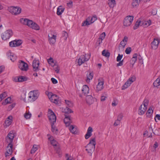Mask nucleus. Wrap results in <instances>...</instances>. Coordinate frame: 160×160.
I'll use <instances>...</instances> for the list:
<instances>
[{"label":"nucleus","instance_id":"obj_1","mask_svg":"<svg viewBox=\"0 0 160 160\" xmlns=\"http://www.w3.org/2000/svg\"><path fill=\"white\" fill-rule=\"evenodd\" d=\"M15 135V132L12 131L8 133L6 138V141L8 143L6 148V151L5 153V155L6 157L12 154L13 147L12 143Z\"/></svg>","mask_w":160,"mask_h":160},{"label":"nucleus","instance_id":"obj_59","mask_svg":"<svg viewBox=\"0 0 160 160\" xmlns=\"http://www.w3.org/2000/svg\"><path fill=\"white\" fill-rule=\"evenodd\" d=\"M120 121L118 119H117L113 125L115 126H117L120 124Z\"/></svg>","mask_w":160,"mask_h":160},{"label":"nucleus","instance_id":"obj_9","mask_svg":"<svg viewBox=\"0 0 160 160\" xmlns=\"http://www.w3.org/2000/svg\"><path fill=\"white\" fill-rule=\"evenodd\" d=\"M19 68L22 71H27L28 69V64L23 61L20 60L18 64Z\"/></svg>","mask_w":160,"mask_h":160},{"label":"nucleus","instance_id":"obj_35","mask_svg":"<svg viewBox=\"0 0 160 160\" xmlns=\"http://www.w3.org/2000/svg\"><path fill=\"white\" fill-rule=\"evenodd\" d=\"M140 0H133L132 3V5L134 8L136 7L139 5Z\"/></svg>","mask_w":160,"mask_h":160},{"label":"nucleus","instance_id":"obj_12","mask_svg":"<svg viewBox=\"0 0 160 160\" xmlns=\"http://www.w3.org/2000/svg\"><path fill=\"white\" fill-rule=\"evenodd\" d=\"M159 43L160 41L158 39L154 38L153 41L151 43V48L152 49L156 50L157 49Z\"/></svg>","mask_w":160,"mask_h":160},{"label":"nucleus","instance_id":"obj_51","mask_svg":"<svg viewBox=\"0 0 160 160\" xmlns=\"http://www.w3.org/2000/svg\"><path fill=\"white\" fill-rule=\"evenodd\" d=\"M9 46L11 47H15L16 46L15 42H14V41H13L10 42L9 43Z\"/></svg>","mask_w":160,"mask_h":160},{"label":"nucleus","instance_id":"obj_38","mask_svg":"<svg viewBox=\"0 0 160 160\" xmlns=\"http://www.w3.org/2000/svg\"><path fill=\"white\" fill-rule=\"evenodd\" d=\"M7 96V93L6 92H5L2 93L0 95V102L4 99Z\"/></svg>","mask_w":160,"mask_h":160},{"label":"nucleus","instance_id":"obj_57","mask_svg":"<svg viewBox=\"0 0 160 160\" xmlns=\"http://www.w3.org/2000/svg\"><path fill=\"white\" fill-rule=\"evenodd\" d=\"M62 35L64 37V39H66L68 36L67 32L65 31L63 32Z\"/></svg>","mask_w":160,"mask_h":160},{"label":"nucleus","instance_id":"obj_34","mask_svg":"<svg viewBox=\"0 0 160 160\" xmlns=\"http://www.w3.org/2000/svg\"><path fill=\"white\" fill-rule=\"evenodd\" d=\"M52 126V131L54 134H57L58 132V130L57 128L54 126V124H51Z\"/></svg>","mask_w":160,"mask_h":160},{"label":"nucleus","instance_id":"obj_18","mask_svg":"<svg viewBox=\"0 0 160 160\" xmlns=\"http://www.w3.org/2000/svg\"><path fill=\"white\" fill-rule=\"evenodd\" d=\"M96 98H94L91 95H88L86 98V100L87 103L89 104H91L94 102L95 100H96Z\"/></svg>","mask_w":160,"mask_h":160},{"label":"nucleus","instance_id":"obj_23","mask_svg":"<svg viewBox=\"0 0 160 160\" xmlns=\"http://www.w3.org/2000/svg\"><path fill=\"white\" fill-rule=\"evenodd\" d=\"M82 91L85 95H87L89 92V87L87 85H84L82 87Z\"/></svg>","mask_w":160,"mask_h":160},{"label":"nucleus","instance_id":"obj_47","mask_svg":"<svg viewBox=\"0 0 160 160\" xmlns=\"http://www.w3.org/2000/svg\"><path fill=\"white\" fill-rule=\"evenodd\" d=\"M131 48L130 47H128L126 49L125 52L127 54H129L131 51Z\"/></svg>","mask_w":160,"mask_h":160},{"label":"nucleus","instance_id":"obj_42","mask_svg":"<svg viewBox=\"0 0 160 160\" xmlns=\"http://www.w3.org/2000/svg\"><path fill=\"white\" fill-rule=\"evenodd\" d=\"M54 148L56 151V152L58 154L59 157H61L62 156V153L60 149L57 147H54Z\"/></svg>","mask_w":160,"mask_h":160},{"label":"nucleus","instance_id":"obj_36","mask_svg":"<svg viewBox=\"0 0 160 160\" xmlns=\"http://www.w3.org/2000/svg\"><path fill=\"white\" fill-rule=\"evenodd\" d=\"M102 55L106 57H108L110 55V53L106 50H104L102 52Z\"/></svg>","mask_w":160,"mask_h":160},{"label":"nucleus","instance_id":"obj_44","mask_svg":"<svg viewBox=\"0 0 160 160\" xmlns=\"http://www.w3.org/2000/svg\"><path fill=\"white\" fill-rule=\"evenodd\" d=\"M65 102L66 104L69 107H72L73 106V104L72 102L69 101L68 100H65Z\"/></svg>","mask_w":160,"mask_h":160},{"label":"nucleus","instance_id":"obj_54","mask_svg":"<svg viewBox=\"0 0 160 160\" xmlns=\"http://www.w3.org/2000/svg\"><path fill=\"white\" fill-rule=\"evenodd\" d=\"M48 63L51 65H52V64L54 63V61L53 58L51 57H50V58L48 59Z\"/></svg>","mask_w":160,"mask_h":160},{"label":"nucleus","instance_id":"obj_62","mask_svg":"<svg viewBox=\"0 0 160 160\" xmlns=\"http://www.w3.org/2000/svg\"><path fill=\"white\" fill-rule=\"evenodd\" d=\"M123 60H122L121 61H119V62L117 64V66H122L123 65Z\"/></svg>","mask_w":160,"mask_h":160},{"label":"nucleus","instance_id":"obj_11","mask_svg":"<svg viewBox=\"0 0 160 160\" xmlns=\"http://www.w3.org/2000/svg\"><path fill=\"white\" fill-rule=\"evenodd\" d=\"M98 83L97 85L96 91H99L102 90L103 88L104 80L102 78H100L98 79Z\"/></svg>","mask_w":160,"mask_h":160},{"label":"nucleus","instance_id":"obj_56","mask_svg":"<svg viewBox=\"0 0 160 160\" xmlns=\"http://www.w3.org/2000/svg\"><path fill=\"white\" fill-rule=\"evenodd\" d=\"M72 1L71 0L69 2L67 3V6L69 8H71L72 6Z\"/></svg>","mask_w":160,"mask_h":160},{"label":"nucleus","instance_id":"obj_41","mask_svg":"<svg viewBox=\"0 0 160 160\" xmlns=\"http://www.w3.org/2000/svg\"><path fill=\"white\" fill-rule=\"evenodd\" d=\"M63 112L66 113H69L72 112V110L67 107H66V108H64Z\"/></svg>","mask_w":160,"mask_h":160},{"label":"nucleus","instance_id":"obj_31","mask_svg":"<svg viewBox=\"0 0 160 160\" xmlns=\"http://www.w3.org/2000/svg\"><path fill=\"white\" fill-rule=\"evenodd\" d=\"M153 110L152 109V108L151 107H150L147 112V117H150L153 113Z\"/></svg>","mask_w":160,"mask_h":160},{"label":"nucleus","instance_id":"obj_5","mask_svg":"<svg viewBox=\"0 0 160 160\" xmlns=\"http://www.w3.org/2000/svg\"><path fill=\"white\" fill-rule=\"evenodd\" d=\"M90 58V55L85 54L81 55L78 59V63L79 66L81 65L86 61H88Z\"/></svg>","mask_w":160,"mask_h":160},{"label":"nucleus","instance_id":"obj_3","mask_svg":"<svg viewBox=\"0 0 160 160\" xmlns=\"http://www.w3.org/2000/svg\"><path fill=\"white\" fill-rule=\"evenodd\" d=\"M148 102L149 101L148 99H144L142 104H141L139 107V109L138 110V114L142 115L144 114L147 109Z\"/></svg>","mask_w":160,"mask_h":160},{"label":"nucleus","instance_id":"obj_58","mask_svg":"<svg viewBox=\"0 0 160 160\" xmlns=\"http://www.w3.org/2000/svg\"><path fill=\"white\" fill-rule=\"evenodd\" d=\"M157 9L156 8H154L152 9L151 13L153 15H156L157 14Z\"/></svg>","mask_w":160,"mask_h":160},{"label":"nucleus","instance_id":"obj_4","mask_svg":"<svg viewBox=\"0 0 160 160\" xmlns=\"http://www.w3.org/2000/svg\"><path fill=\"white\" fill-rule=\"evenodd\" d=\"M28 95V100L31 102H33L38 98L39 92L38 90H34L30 92Z\"/></svg>","mask_w":160,"mask_h":160},{"label":"nucleus","instance_id":"obj_15","mask_svg":"<svg viewBox=\"0 0 160 160\" xmlns=\"http://www.w3.org/2000/svg\"><path fill=\"white\" fill-rule=\"evenodd\" d=\"M39 64V61L37 62L36 60H34L32 62L33 70L35 72L38 71L39 69L38 68V66Z\"/></svg>","mask_w":160,"mask_h":160},{"label":"nucleus","instance_id":"obj_19","mask_svg":"<svg viewBox=\"0 0 160 160\" xmlns=\"http://www.w3.org/2000/svg\"><path fill=\"white\" fill-rule=\"evenodd\" d=\"M20 22L22 24L27 25L28 26L32 22V20H29L27 18H21L20 20Z\"/></svg>","mask_w":160,"mask_h":160},{"label":"nucleus","instance_id":"obj_33","mask_svg":"<svg viewBox=\"0 0 160 160\" xmlns=\"http://www.w3.org/2000/svg\"><path fill=\"white\" fill-rule=\"evenodd\" d=\"M93 77V73L92 72H89V74L87 75V79L86 82H89L90 80L92 79Z\"/></svg>","mask_w":160,"mask_h":160},{"label":"nucleus","instance_id":"obj_32","mask_svg":"<svg viewBox=\"0 0 160 160\" xmlns=\"http://www.w3.org/2000/svg\"><path fill=\"white\" fill-rule=\"evenodd\" d=\"M153 85L154 87H156L160 85V76L154 82Z\"/></svg>","mask_w":160,"mask_h":160},{"label":"nucleus","instance_id":"obj_48","mask_svg":"<svg viewBox=\"0 0 160 160\" xmlns=\"http://www.w3.org/2000/svg\"><path fill=\"white\" fill-rule=\"evenodd\" d=\"M51 143L53 146H55V147H56L57 146L58 142L56 140H51Z\"/></svg>","mask_w":160,"mask_h":160},{"label":"nucleus","instance_id":"obj_64","mask_svg":"<svg viewBox=\"0 0 160 160\" xmlns=\"http://www.w3.org/2000/svg\"><path fill=\"white\" fill-rule=\"evenodd\" d=\"M51 80L53 84H56L58 83V81L53 78H51Z\"/></svg>","mask_w":160,"mask_h":160},{"label":"nucleus","instance_id":"obj_49","mask_svg":"<svg viewBox=\"0 0 160 160\" xmlns=\"http://www.w3.org/2000/svg\"><path fill=\"white\" fill-rule=\"evenodd\" d=\"M123 57V55L122 54H119L118 55V57L117 58V62H119V61H121V60L122 58Z\"/></svg>","mask_w":160,"mask_h":160},{"label":"nucleus","instance_id":"obj_26","mask_svg":"<svg viewBox=\"0 0 160 160\" xmlns=\"http://www.w3.org/2000/svg\"><path fill=\"white\" fill-rule=\"evenodd\" d=\"M64 8H63L62 6H60L57 9V13L58 15H60L64 12Z\"/></svg>","mask_w":160,"mask_h":160},{"label":"nucleus","instance_id":"obj_10","mask_svg":"<svg viewBox=\"0 0 160 160\" xmlns=\"http://www.w3.org/2000/svg\"><path fill=\"white\" fill-rule=\"evenodd\" d=\"M48 117L51 124H54V122H56V117L52 110L49 111Z\"/></svg>","mask_w":160,"mask_h":160},{"label":"nucleus","instance_id":"obj_27","mask_svg":"<svg viewBox=\"0 0 160 160\" xmlns=\"http://www.w3.org/2000/svg\"><path fill=\"white\" fill-rule=\"evenodd\" d=\"M108 4L110 8H113L116 5V1L115 0H108Z\"/></svg>","mask_w":160,"mask_h":160},{"label":"nucleus","instance_id":"obj_43","mask_svg":"<svg viewBox=\"0 0 160 160\" xmlns=\"http://www.w3.org/2000/svg\"><path fill=\"white\" fill-rule=\"evenodd\" d=\"M32 114L31 113L28 112H26L24 114V117L27 119H29L31 116Z\"/></svg>","mask_w":160,"mask_h":160},{"label":"nucleus","instance_id":"obj_7","mask_svg":"<svg viewBox=\"0 0 160 160\" xmlns=\"http://www.w3.org/2000/svg\"><path fill=\"white\" fill-rule=\"evenodd\" d=\"M8 10L12 14L16 15L21 13V9L18 7L12 6L8 8Z\"/></svg>","mask_w":160,"mask_h":160},{"label":"nucleus","instance_id":"obj_63","mask_svg":"<svg viewBox=\"0 0 160 160\" xmlns=\"http://www.w3.org/2000/svg\"><path fill=\"white\" fill-rule=\"evenodd\" d=\"M68 154H66V157L67 158L66 160H74L73 158L71 157H68Z\"/></svg>","mask_w":160,"mask_h":160},{"label":"nucleus","instance_id":"obj_2","mask_svg":"<svg viewBox=\"0 0 160 160\" xmlns=\"http://www.w3.org/2000/svg\"><path fill=\"white\" fill-rule=\"evenodd\" d=\"M95 138H91L89 143L85 147L86 150L89 156H92L93 152L94 151L96 145Z\"/></svg>","mask_w":160,"mask_h":160},{"label":"nucleus","instance_id":"obj_13","mask_svg":"<svg viewBox=\"0 0 160 160\" xmlns=\"http://www.w3.org/2000/svg\"><path fill=\"white\" fill-rule=\"evenodd\" d=\"M28 78L26 77L20 76L15 77L13 81L15 82H22L28 80Z\"/></svg>","mask_w":160,"mask_h":160},{"label":"nucleus","instance_id":"obj_28","mask_svg":"<svg viewBox=\"0 0 160 160\" xmlns=\"http://www.w3.org/2000/svg\"><path fill=\"white\" fill-rule=\"evenodd\" d=\"M8 58L12 62H14L17 59L16 56L13 53H8Z\"/></svg>","mask_w":160,"mask_h":160},{"label":"nucleus","instance_id":"obj_25","mask_svg":"<svg viewBox=\"0 0 160 160\" xmlns=\"http://www.w3.org/2000/svg\"><path fill=\"white\" fill-rule=\"evenodd\" d=\"M128 38L127 37L125 36L124 38L120 42V45H121L123 48H124L125 45H126L128 41Z\"/></svg>","mask_w":160,"mask_h":160},{"label":"nucleus","instance_id":"obj_29","mask_svg":"<svg viewBox=\"0 0 160 160\" xmlns=\"http://www.w3.org/2000/svg\"><path fill=\"white\" fill-rule=\"evenodd\" d=\"M69 130L70 132L73 134H76L77 133V128L72 125H71L70 126Z\"/></svg>","mask_w":160,"mask_h":160},{"label":"nucleus","instance_id":"obj_53","mask_svg":"<svg viewBox=\"0 0 160 160\" xmlns=\"http://www.w3.org/2000/svg\"><path fill=\"white\" fill-rule=\"evenodd\" d=\"M102 40L101 39L98 38L97 40V42L96 43V44L98 46H99L100 44L102 43Z\"/></svg>","mask_w":160,"mask_h":160},{"label":"nucleus","instance_id":"obj_45","mask_svg":"<svg viewBox=\"0 0 160 160\" xmlns=\"http://www.w3.org/2000/svg\"><path fill=\"white\" fill-rule=\"evenodd\" d=\"M53 69L57 73L59 72V69H58V66L57 65L54 64L53 66Z\"/></svg>","mask_w":160,"mask_h":160},{"label":"nucleus","instance_id":"obj_46","mask_svg":"<svg viewBox=\"0 0 160 160\" xmlns=\"http://www.w3.org/2000/svg\"><path fill=\"white\" fill-rule=\"evenodd\" d=\"M15 42L16 46H20L22 43V41L21 40H14Z\"/></svg>","mask_w":160,"mask_h":160},{"label":"nucleus","instance_id":"obj_55","mask_svg":"<svg viewBox=\"0 0 160 160\" xmlns=\"http://www.w3.org/2000/svg\"><path fill=\"white\" fill-rule=\"evenodd\" d=\"M11 99L10 97H8L5 100V102L7 104L11 103Z\"/></svg>","mask_w":160,"mask_h":160},{"label":"nucleus","instance_id":"obj_17","mask_svg":"<svg viewBox=\"0 0 160 160\" xmlns=\"http://www.w3.org/2000/svg\"><path fill=\"white\" fill-rule=\"evenodd\" d=\"M30 23L31 24H30L29 25H28L29 27L32 28V29L36 30H39L40 27L36 23L32 20V22Z\"/></svg>","mask_w":160,"mask_h":160},{"label":"nucleus","instance_id":"obj_22","mask_svg":"<svg viewBox=\"0 0 160 160\" xmlns=\"http://www.w3.org/2000/svg\"><path fill=\"white\" fill-rule=\"evenodd\" d=\"M148 132L149 133L148 134V131H146L143 134V135L144 136L146 134H147V136H148V137H152V132L153 133V134H155L154 132H153V129L152 128H149Z\"/></svg>","mask_w":160,"mask_h":160},{"label":"nucleus","instance_id":"obj_14","mask_svg":"<svg viewBox=\"0 0 160 160\" xmlns=\"http://www.w3.org/2000/svg\"><path fill=\"white\" fill-rule=\"evenodd\" d=\"M133 78H130L126 82L124 85L123 86L122 88V89H125L129 86L134 81V80H133Z\"/></svg>","mask_w":160,"mask_h":160},{"label":"nucleus","instance_id":"obj_20","mask_svg":"<svg viewBox=\"0 0 160 160\" xmlns=\"http://www.w3.org/2000/svg\"><path fill=\"white\" fill-rule=\"evenodd\" d=\"M48 40L51 45L54 44L56 42V36L53 35L51 37L48 35Z\"/></svg>","mask_w":160,"mask_h":160},{"label":"nucleus","instance_id":"obj_6","mask_svg":"<svg viewBox=\"0 0 160 160\" xmlns=\"http://www.w3.org/2000/svg\"><path fill=\"white\" fill-rule=\"evenodd\" d=\"M13 35V32L12 30L9 29L6 30L2 34L1 37L2 39L6 40L9 39Z\"/></svg>","mask_w":160,"mask_h":160},{"label":"nucleus","instance_id":"obj_8","mask_svg":"<svg viewBox=\"0 0 160 160\" xmlns=\"http://www.w3.org/2000/svg\"><path fill=\"white\" fill-rule=\"evenodd\" d=\"M134 17L132 16H128L126 17L123 21V25L128 27L131 25L133 19Z\"/></svg>","mask_w":160,"mask_h":160},{"label":"nucleus","instance_id":"obj_24","mask_svg":"<svg viewBox=\"0 0 160 160\" xmlns=\"http://www.w3.org/2000/svg\"><path fill=\"white\" fill-rule=\"evenodd\" d=\"M50 101L52 102L58 104L59 101L58 97L57 95L54 94Z\"/></svg>","mask_w":160,"mask_h":160},{"label":"nucleus","instance_id":"obj_60","mask_svg":"<svg viewBox=\"0 0 160 160\" xmlns=\"http://www.w3.org/2000/svg\"><path fill=\"white\" fill-rule=\"evenodd\" d=\"M123 115L122 113L119 114L118 116L117 119L121 121L123 117Z\"/></svg>","mask_w":160,"mask_h":160},{"label":"nucleus","instance_id":"obj_39","mask_svg":"<svg viewBox=\"0 0 160 160\" xmlns=\"http://www.w3.org/2000/svg\"><path fill=\"white\" fill-rule=\"evenodd\" d=\"M91 23L90 22V21H88V18L85 20L84 21L82 24V26H86L90 25Z\"/></svg>","mask_w":160,"mask_h":160},{"label":"nucleus","instance_id":"obj_61","mask_svg":"<svg viewBox=\"0 0 160 160\" xmlns=\"http://www.w3.org/2000/svg\"><path fill=\"white\" fill-rule=\"evenodd\" d=\"M143 24L147 27L149 26L151 24L150 20L147 22H143Z\"/></svg>","mask_w":160,"mask_h":160},{"label":"nucleus","instance_id":"obj_52","mask_svg":"<svg viewBox=\"0 0 160 160\" xmlns=\"http://www.w3.org/2000/svg\"><path fill=\"white\" fill-rule=\"evenodd\" d=\"M5 123L7 127L9 126L11 124L12 121H10V120H6Z\"/></svg>","mask_w":160,"mask_h":160},{"label":"nucleus","instance_id":"obj_21","mask_svg":"<svg viewBox=\"0 0 160 160\" xmlns=\"http://www.w3.org/2000/svg\"><path fill=\"white\" fill-rule=\"evenodd\" d=\"M92 128L91 127H89L87 130V133L85 136V138L86 139H88L89 137H90L92 136Z\"/></svg>","mask_w":160,"mask_h":160},{"label":"nucleus","instance_id":"obj_40","mask_svg":"<svg viewBox=\"0 0 160 160\" xmlns=\"http://www.w3.org/2000/svg\"><path fill=\"white\" fill-rule=\"evenodd\" d=\"M141 22V21L139 20H138L135 23L134 26L133 27V28L134 30H135L137 29L139 27L140 25V23Z\"/></svg>","mask_w":160,"mask_h":160},{"label":"nucleus","instance_id":"obj_16","mask_svg":"<svg viewBox=\"0 0 160 160\" xmlns=\"http://www.w3.org/2000/svg\"><path fill=\"white\" fill-rule=\"evenodd\" d=\"M64 122L67 126H69L71 122L70 115L68 114H65Z\"/></svg>","mask_w":160,"mask_h":160},{"label":"nucleus","instance_id":"obj_50","mask_svg":"<svg viewBox=\"0 0 160 160\" xmlns=\"http://www.w3.org/2000/svg\"><path fill=\"white\" fill-rule=\"evenodd\" d=\"M105 36V32H103L100 35L99 38L103 40L104 39Z\"/></svg>","mask_w":160,"mask_h":160},{"label":"nucleus","instance_id":"obj_30","mask_svg":"<svg viewBox=\"0 0 160 160\" xmlns=\"http://www.w3.org/2000/svg\"><path fill=\"white\" fill-rule=\"evenodd\" d=\"M88 21H90V23L92 24L97 19V18L96 16L95 15L91 17H88Z\"/></svg>","mask_w":160,"mask_h":160},{"label":"nucleus","instance_id":"obj_37","mask_svg":"<svg viewBox=\"0 0 160 160\" xmlns=\"http://www.w3.org/2000/svg\"><path fill=\"white\" fill-rule=\"evenodd\" d=\"M38 149V147L36 145H34L33 146L32 148L30 153L32 154H33Z\"/></svg>","mask_w":160,"mask_h":160}]
</instances>
